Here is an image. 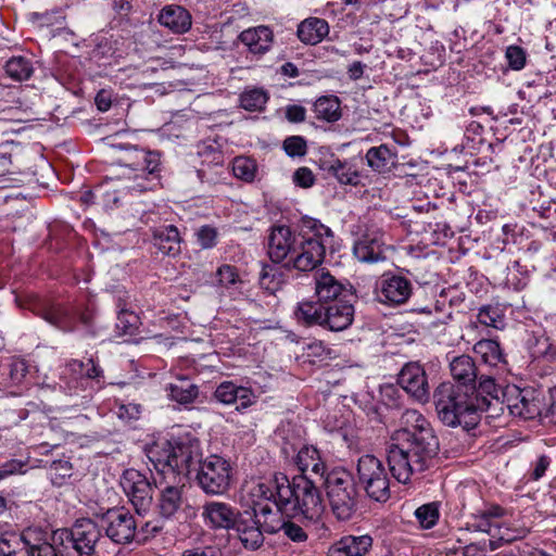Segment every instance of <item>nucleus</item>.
I'll return each instance as SVG.
<instances>
[{"label":"nucleus","mask_w":556,"mask_h":556,"mask_svg":"<svg viewBox=\"0 0 556 556\" xmlns=\"http://www.w3.org/2000/svg\"><path fill=\"white\" fill-rule=\"evenodd\" d=\"M402 428L392 437L387 460L392 476L407 483L415 473L433 466L439 453V440L430 422L416 409H407L401 416Z\"/></svg>","instance_id":"1"},{"label":"nucleus","mask_w":556,"mask_h":556,"mask_svg":"<svg viewBox=\"0 0 556 556\" xmlns=\"http://www.w3.org/2000/svg\"><path fill=\"white\" fill-rule=\"evenodd\" d=\"M277 509L288 516L317 519L324 511V503L316 480L306 475L295 476L292 481L286 476L276 477Z\"/></svg>","instance_id":"2"},{"label":"nucleus","mask_w":556,"mask_h":556,"mask_svg":"<svg viewBox=\"0 0 556 556\" xmlns=\"http://www.w3.org/2000/svg\"><path fill=\"white\" fill-rule=\"evenodd\" d=\"M464 386H455L451 382L441 383L434 391V404L440 420L448 426L473 425L476 414L486 412L485 400H475L469 390Z\"/></svg>","instance_id":"3"},{"label":"nucleus","mask_w":556,"mask_h":556,"mask_svg":"<svg viewBox=\"0 0 556 556\" xmlns=\"http://www.w3.org/2000/svg\"><path fill=\"white\" fill-rule=\"evenodd\" d=\"M150 454L155 469L164 479L169 476L174 481L180 476H188L193 469L197 470L202 460L200 442L195 439L166 441Z\"/></svg>","instance_id":"4"},{"label":"nucleus","mask_w":556,"mask_h":556,"mask_svg":"<svg viewBox=\"0 0 556 556\" xmlns=\"http://www.w3.org/2000/svg\"><path fill=\"white\" fill-rule=\"evenodd\" d=\"M331 229L314 218L302 220L301 231L288 265L302 271L313 270L321 264L326 249L332 243Z\"/></svg>","instance_id":"5"},{"label":"nucleus","mask_w":556,"mask_h":556,"mask_svg":"<svg viewBox=\"0 0 556 556\" xmlns=\"http://www.w3.org/2000/svg\"><path fill=\"white\" fill-rule=\"evenodd\" d=\"M323 485L332 514L338 520H350L357 509L358 492L353 476L344 469L329 471Z\"/></svg>","instance_id":"6"},{"label":"nucleus","mask_w":556,"mask_h":556,"mask_svg":"<svg viewBox=\"0 0 556 556\" xmlns=\"http://www.w3.org/2000/svg\"><path fill=\"white\" fill-rule=\"evenodd\" d=\"M100 525L91 519L77 520L71 529L56 530L60 544H65L70 556H92L101 542Z\"/></svg>","instance_id":"7"},{"label":"nucleus","mask_w":556,"mask_h":556,"mask_svg":"<svg viewBox=\"0 0 556 556\" xmlns=\"http://www.w3.org/2000/svg\"><path fill=\"white\" fill-rule=\"evenodd\" d=\"M357 480L367 496L380 503L391 496L390 480L382 462L374 455H363L357 462Z\"/></svg>","instance_id":"8"},{"label":"nucleus","mask_w":556,"mask_h":556,"mask_svg":"<svg viewBox=\"0 0 556 556\" xmlns=\"http://www.w3.org/2000/svg\"><path fill=\"white\" fill-rule=\"evenodd\" d=\"M197 482L208 495H223L230 488L232 468L228 460L210 455L197 468Z\"/></svg>","instance_id":"9"},{"label":"nucleus","mask_w":556,"mask_h":556,"mask_svg":"<svg viewBox=\"0 0 556 556\" xmlns=\"http://www.w3.org/2000/svg\"><path fill=\"white\" fill-rule=\"evenodd\" d=\"M100 527L114 543L127 544L135 539L137 522L125 508H112L100 517Z\"/></svg>","instance_id":"10"},{"label":"nucleus","mask_w":556,"mask_h":556,"mask_svg":"<svg viewBox=\"0 0 556 556\" xmlns=\"http://www.w3.org/2000/svg\"><path fill=\"white\" fill-rule=\"evenodd\" d=\"M119 483L138 514L146 513L151 507L153 488L144 475L136 469H127Z\"/></svg>","instance_id":"11"},{"label":"nucleus","mask_w":556,"mask_h":556,"mask_svg":"<svg viewBox=\"0 0 556 556\" xmlns=\"http://www.w3.org/2000/svg\"><path fill=\"white\" fill-rule=\"evenodd\" d=\"M399 384L418 402L429 400V384L425 369L419 363H407L399 374Z\"/></svg>","instance_id":"12"},{"label":"nucleus","mask_w":556,"mask_h":556,"mask_svg":"<svg viewBox=\"0 0 556 556\" xmlns=\"http://www.w3.org/2000/svg\"><path fill=\"white\" fill-rule=\"evenodd\" d=\"M410 294L412 283L402 276H383L377 283L378 299L386 304H403L409 299Z\"/></svg>","instance_id":"13"},{"label":"nucleus","mask_w":556,"mask_h":556,"mask_svg":"<svg viewBox=\"0 0 556 556\" xmlns=\"http://www.w3.org/2000/svg\"><path fill=\"white\" fill-rule=\"evenodd\" d=\"M299 233L295 235L287 226H275L268 238V255L274 263L288 258L291 261Z\"/></svg>","instance_id":"14"},{"label":"nucleus","mask_w":556,"mask_h":556,"mask_svg":"<svg viewBox=\"0 0 556 556\" xmlns=\"http://www.w3.org/2000/svg\"><path fill=\"white\" fill-rule=\"evenodd\" d=\"M323 328L330 331H343L354 319V306L345 300L325 304Z\"/></svg>","instance_id":"15"},{"label":"nucleus","mask_w":556,"mask_h":556,"mask_svg":"<svg viewBox=\"0 0 556 556\" xmlns=\"http://www.w3.org/2000/svg\"><path fill=\"white\" fill-rule=\"evenodd\" d=\"M256 516V513L244 511L235 525L240 542L252 551L261 547L264 542V526L261 527L260 520L255 519Z\"/></svg>","instance_id":"16"},{"label":"nucleus","mask_w":556,"mask_h":556,"mask_svg":"<svg viewBox=\"0 0 556 556\" xmlns=\"http://www.w3.org/2000/svg\"><path fill=\"white\" fill-rule=\"evenodd\" d=\"M214 397L226 405L238 403V410L245 409L256 402V395L251 389L237 386L232 381L222 382L216 388Z\"/></svg>","instance_id":"17"},{"label":"nucleus","mask_w":556,"mask_h":556,"mask_svg":"<svg viewBox=\"0 0 556 556\" xmlns=\"http://www.w3.org/2000/svg\"><path fill=\"white\" fill-rule=\"evenodd\" d=\"M314 281L315 294L318 301L324 304L342 300L340 296L349 292V289L329 271H316Z\"/></svg>","instance_id":"18"},{"label":"nucleus","mask_w":556,"mask_h":556,"mask_svg":"<svg viewBox=\"0 0 556 556\" xmlns=\"http://www.w3.org/2000/svg\"><path fill=\"white\" fill-rule=\"evenodd\" d=\"M319 168L328 176H333L339 184L356 186L359 174L352 164L331 155L319 160Z\"/></svg>","instance_id":"19"},{"label":"nucleus","mask_w":556,"mask_h":556,"mask_svg":"<svg viewBox=\"0 0 556 556\" xmlns=\"http://www.w3.org/2000/svg\"><path fill=\"white\" fill-rule=\"evenodd\" d=\"M157 22L174 34H185L192 25L189 11L180 5H165L157 15Z\"/></svg>","instance_id":"20"},{"label":"nucleus","mask_w":556,"mask_h":556,"mask_svg":"<svg viewBox=\"0 0 556 556\" xmlns=\"http://www.w3.org/2000/svg\"><path fill=\"white\" fill-rule=\"evenodd\" d=\"M239 39L248 48L250 53L263 55L271 48L274 34L267 26H257L241 31Z\"/></svg>","instance_id":"21"},{"label":"nucleus","mask_w":556,"mask_h":556,"mask_svg":"<svg viewBox=\"0 0 556 556\" xmlns=\"http://www.w3.org/2000/svg\"><path fill=\"white\" fill-rule=\"evenodd\" d=\"M372 545V538L364 535H346L332 544L329 548V556H364Z\"/></svg>","instance_id":"22"},{"label":"nucleus","mask_w":556,"mask_h":556,"mask_svg":"<svg viewBox=\"0 0 556 556\" xmlns=\"http://www.w3.org/2000/svg\"><path fill=\"white\" fill-rule=\"evenodd\" d=\"M295 463L302 475L312 479L318 478L323 482L328 473L319 452L314 446H303L296 455Z\"/></svg>","instance_id":"23"},{"label":"nucleus","mask_w":556,"mask_h":556,"mask_svg":"<svg viewBox=\"0 0 556 556\" xmlns=\"http://www.w3.org/2000/svg\"><path fill=\"white\" fill-rule=\"evenodd\" d=\"M137 169H140L143 174L151 176L152 178L146 177L142 181L128 187L130 190L142 192L152 189V180L155 178V174L160 167V154L153 151H140L137 154Z\"/></svg>","instance_id":"24"},{"label":"nucleus","mask_w":556,"mask_h":556,"mask_svg":"<svg viewBox=\"0 0 556 556\" xmlns=\"http://www.w3.org/2000/svg\"><path fill=\"white\" fill-rule=\"evenodd\" d=\"M451 375L458 382L457 386L475 388L478 378V368L469 355L455 356L450 363Z\"/></svg>","instance_id":"25"},{"label":"nucleus","mask_w":556,"mask_h":556,"mask_svg":"<svg viewBox=\"0 0 556 556\" xmlns=\"http://www.w3.org/2000/svg\"><path fill=\"white\" fill-rule=\"evenodd\" d=\"M40 316L63 331H73L75 329L76 313L73 307L53 304L42 308Z\"/></svg>","instance_id":"26"},{"label":"nucleus","mask_w":556,"mask_h":556,"mask_svg":"<svg viewBox=\"0 0 556 556\" xmlns=\"http://www.w3.org/2000/svg\"><path fill=\"white\" fill-rule=\"evenodd\" d=\"M203 516L214 528L228 529L236 525V513L232 507L222 502H208L203 507Z\"/></svg>","instance_id":"27"},{"label":"nucleus","mask_w":556,"mask_h":556,"mask_svg":"<svg viewBox=\"0 0 556 556\" xmlns=\"http://www.w3.org/2000/svg\"><path fill=\"white\" fill-rule=\"evenodd\" d=\"M180 242L179 231L174 225L153 230V244L164 255H177L180 252Z\"/></svg>","instance_id":"28"},{"label":"nucleus","mask_w":556,"mask_h":556,"mask_svg":"<svg viewBox=\"0 0 556 556\" xmlns=\"http://www.w3.org/2000/svg\"><path fill=\"white\" fill-rule=\"evenodd\" d=\"M157 500V508L160 514L165 517H172L182 505V489L178 485L166 484L162 486Z\"/></svg>","instance_id":"29"},{"label":"nucleus","mask_w":556,"mask_h":556,"mask_svg":"<svg viewBox=\"0 0 556 556\" xmlns=\"http://www.w3.org/2000/svg\"><path fill=\"white\" fill-rule=\"evenodd\" d=\"M328 33V23L325 20L317 17L307 18L298 27L299 39L307 45H316L320 42Z\"/></svg>","instance_id":"30"},{"label":"nucleus","mask_w":556,"mask_h":556,"mask_svg":"<svg viewBox=\"0 0 556 556\" xmlns=\"http://www.w3.org/2000/svg\"><path fill=\"white\" fill-rule=\"evenodd\" d=\"M470 395L475 400H485L488 404V410L492 406L501 404V397L505 396V392L498 387L492 377L481 376L479 378L478 387L475 386L473 390H469Z\"/></svg>","instance_id":"31"},{"label":"nucleus","mask_w":556,"mask_h":556,"mask_svg":"<svg viewBox=\"0 0 556 556\" xmlns=\"http://www.w3.org/2000/svg\"><path fill=\"white\" fill-rule=\"evenodd\" d=\"M355 257L363 263H376L383 260L382 244L377 238L363 236L353 248Z\"/></svg>","instance_id":"32"},{"label":"nucleus","mask_w":556,"mask_h":556,"mask_svg":"<svg viewBox=\"0 0 556 556\" xmlns=\"http://www.w3.org/2000/svg\"><path fill=\"white\" fill-rule=\"evenodd\" d=\"M516 396L507 400V406L511 414L518 415L526 419L533 418L539 413V405L533 399H529L525 391L513 388Z\"/></svg>","instance_id":"33"},{"label":"nucleus","mask_w":556,"mask_h":556,"mask_svg":"<svg viewBox=\"0 0 556 556\" xmlns=\"http://www.w3.org/2000/svg\"><path fill=\"white\" fill-rule=\"evenodd\" d=\"M503 514L504 510L500 506H491L472 515V521L469 525L477 531L492 533L493 529L498 528L497 519Z\"/></svg>","instance_id":"34"},{"label":"nucleus","mask_w":556,"mask_h":556,"mask_svg":"<svg viewBox=\"0 0 556 556\" xmlns=\"http://www.w3.org/2000/svg\"><path fill=\"white\" fill-rule=\"evenodd\" d=\"M395 155L386 146L370 148L366 153V161L370 168L378 173H386L393 165Z\"/></svg>","instance_id":"35"},{"label":"nucleus","mask_w":556,"mask_h":556,"mask_svg":"<svg viewBox=\"0 0 556 556\" xmlns=\"http://www.w3.org/2000/svg\"><path fill=\"white\" fill-rule=\"evenodd\" d=\"M325 304L321 302H301L299 303L295 316L299 321H302L306 326L317 325L323 327Z\"/></svg>","instance_id":"36"},{"label":"nucleus","mask_w":556,"mask_h":556,"mask_svg":"<svg viewBox=\"0 0 556 556\" xmlns=\"http://www.w3.org/2000/svg\"><path fill=\"white\" fill-rule=\"evenodd\" d=\"M314 113L319 119L336 122L341 117L340 103L337 98L320 97L314 103Z\"/></svg>","instance_id":"37"},{"label":"nucleus","mask_w":556,"mask_h":556,"mask_svg":"<svg viewBox=\"0 0 556 556\" xmlns=\"http://www.w3.org/2000/svg\"><path fill=\"white\" fill-rule=\"evenodd\" d=\"M169 396L180 404L192 403L199 395L198 386L191 383L186 378L180 379L179 384H169Z\"/></svg>","instance_id":"38"},{"label":"nucleus","mask_w":556,"mask_h":556,"mask_svg":"<svg viewBox=\"0 0 556 556\" xmlns=\"http://www.w3.org/2000/svg\"><path fill=\"white\" fill-rule=\"evenodd\" d=\"M21 541L27 556H36L41 547L51 544V542L46 541L43 532L37 528L25 529L21 534Z\"/></svg>","instance_id":"39"},{"label":"nucleus","mask_w":556,"mask_h":556,"mask_svg":"<svg viewBox=\"0 0 556 556\" xmlns=\"http://www.w3.org/2000/svg\"><path fill=\"white\" fill-rule=\"evenodd\" d=\"M5 73L12 79L22 81L28 79L33 74V66L29 60L23 56H14L5 63Z\"/></svg>","instance_id":"40"},{"label":"nucleus","mask_w":556,"mask_h":556,"mask_svg":"<svg viewBox=\"0 0 556 556\" xmlns=\"http://www.w3.org/2000/svg\"><path fill=\"white\" fill-rule=\"evenodd\" d=\"M503 541H510L501 536L497 540L489 539L479 542L470 543L464 547V556H490L491 553L496 551Z\"/></svg>","instance_id":"41"},{"label":"nucleus","mask_w":556,"mask_h":556,"mask_svg":"<svg viewBox=\"0 0 556 556\" xmlns=\"http://www.w3.org/2000/svg\"><path fill=\"white\" fill-rule=\"evenodd\" d=\"M473 351L481 355L485 363L495 365L502 361V351L500 344L495 340H480L475 344Z\"/></svg>","instance_id":"42"},{"label":"nucleus","mask_w":556,"mask_h":556,"mask_svg":"<svg viewBox=\"0 0 556 556\" xmlns=\"http://www.w3.org/2000/svg\"><path fill=\"white\" fill-rule=\"evenodd\" d=\"M268 100L267 93L258 88L244 91L240 96V104L247 111H261Z\"/></svg>","instance_id":"43"},{"label":"nucleus","mask_w":556,"mask_h":556,"mask_svg":"<svg viewBox=\"0 0 556 556\" xmlns=\"http://www.w3.org/2000/svg\"><path fill=\"white\" fill-rule=\"evenodd\" d=\"M264 530H265V532H268V533H275L277 531H282L287 538H289L291 541L298 542V543H301V542H304L307 540V534L303 530V528L292 521H283L279 528H275L273 526L265 523Z\"/></svg>","instance_id":"44"},{"label":"nucleus","mask_w":556,"mask_h":556,"mask_svg":"<svg viewBox=\"0 0 556 556\" xmlns=\"http://www.w3.org/2000/svg\"><path fill=\"white\" fill-rule=\"evenodd\" d=\"M478 320L486 327L504 328V316L497 306L485 305L479 309Z\"/></svg>","instance_id":"45"},{"label":"nucleus","mask_w":556,"mask_h":556,"mask_svg":"<svg viewBox=\"0 0 556 556\" xmlns=\"http://www.w3.org/2000/svg\"><path fill=\"white\" fill-rule=\"evenodd\" d=\"M232 172L237 178L252 181L256 173V164L249 157L239 156L233 160Z\"/></svg>","instance_id":"46"},{"label":"nucleus","mask_w":556,"mask_h":556,"mask_svg":"<svg viewBox=\"0 0 556 556\" xmlns=\"http://www.w3.org/2000/svg\"><path fill=\"white\" fill-rule=\"evenodd\" d=\"M415 517L422 528H432L439 519L438 505L435 503L421 505L415 510Z\"/></svg>","instance_id":"47"},{"label":"nucleus","mask_w":556,"mask_h":556,"mask_svg":"<svg viewBox=\"0 0 556 556\" xmlns=\"http://www.w3.org/2000/svg\"><path fill=\"white\" fill-rule=\"evenodd\" d=\"M283 149L289 156H303L306 154L307 147L305 140L300 136L288 137L283 141Z\"/></svg>","instance_id":"48"},{"label":"nucleus","mask_w":556,"mask_h":556,"mask_svg":"<svg viewBox=\"0 0 556 556\" xmlns=\"http://www.w3.org/2000/svg\"><path fill=\"white\" fill-rule=\"evenodd\" d=\"M36 556H70V551L65 549V544L63 542L60 544L58 532L54 531L52 534L51 544L41 547Z\"/></svg>","instance_id":"49"},{"label":"nucleus","mask_w":556,"mask_h":556,"mask_svg":"<svg viewBox=\"0 0 556 556\" xmlns=\"http://www.w3.org/2000/svg\"><path fill=\"white\" fill-rule=\"evenodd\" d=\"M137 321L138 317L135 313L122 308L117 315L116 327L123 333H132L134 329L136 328Z\"/></svg>","instance_id":"50"},{"label":"nucleus","mask_w":556,"mask_h":556,"mask_svg":"<svg viewBox=\"0 0 556 556\" xmlns=\"http://www.w3.org/2000/svg\"><path fill=\"white\" fill-rule=\"evenodd\" d=\"M506 59L508 61L509 66L519 71L525 66L526 63V54L520 47L509 46L506 50Z\"/></svg>","instance_id":"51"},{"label":"nucleus","mask_w":556,"mask_h":556,"mask_svg":"<svg viewBox=\"0 0 556 556\" xmlns=\"http://www.w3.org/2000/svg\"><path fill=\"white\" fill-rule=\"evenodd\" d=\"M197 238L203 249H211L216 244L217 231L211 226H202L197 231Z\"/></svg>","instance_id":"52"},{"label":"nucleus","mask_w":556,"mask_h":556,"mask_svg":"<svg viewBox=\"0 0 556 556\" xmlns=\"http://www.w3.org/2000/svg\"><path fill=\"white\" fill-rule=\"evenodd\" d=\"M218 283L222 287L228 288L238 281V274L235 267L230 265H223L217 269Z\"/></svg>","instance_id":"53"},{"label":"nucleus","mask_w":556,"mask_h":556,"mask_svg":"<svg viewBox=\"0 0 556 556\" xmlns=\"http://www.w3.org/2000/svg\"><path fill=\"white\" fill-rule=\"evenodd\" d=\"M250 493L251 496L255 498L254 502L262 498L275 501L276 497V490L273 491L271 488L264 482L254 483L250 489Z\"/></svg>","instance_id":"54"},{"label":"nucleus","mask_w":556,"mask_h":556,"mask_svg":"<svg viewBox=\"0 0 556 556\" xmlns=\"http://www.w3.org/2000/svg\"><path fill=\"white\" fill-rule=\"evenodd\" d=\"M293 181L299 187L309 188L314 185L315 177L309 168L300 167L293 174Z\"/></svg>","instance_id":"55"},{"label":"nucleus","mask_w":556,"mask_h":556,"mask_svg":"<svg viewBox=\"0 0 556 556\" xmlns=\"http://www.w3.org/2000/svg\"><path fill=\"white\" fill-rule=\"evenodd\" d=\"M26 464L18 459H11L0 466V480L15 475L25 472L24 467Z\"/></svg>","instance_id":"56"},{"label":"nucleus","mask_w":556,"mask_h":556,"mask_svg":"<svg viewBox=\"0 0 556 556\" xmlns=\"http://www.w3.org/2000/svg\"><path fill=\"white\" fill-rule=\"evenodd\" d=\"M549 465V457L545 455L540 456L532 465V469L529 473L530 479L533 481H538L539 479H541L545 475V471L547 470Z\"/></svg>","instance_id":"57"},{"label":"nucleus","mask_w":556,"mask_h":556,"mask_svg":"<svg viewBox=\"0 0 556 556\" xmlns=\"http://www.w3.org/2000/svg\"><path fill=\"white\" fill-rule=\"evenodd\" d=\"M141 413V405L136 403L122 404L118 407L117 416L122 419H138Z\"/></svg>","instance_id":"58"},{"label":"nucleus","mask_w":556,"mask_h":556,"mask_svg":"<svg viewBox=\"0 0 556 556\" xmlns=\"http://www.w3.org/2000/svg\"><path fill=\"white\" fill-rule=\"evenodd\" d=\"M306 110L301 105H289L286 109V117L291 123H301L305 119Z\"/></svg>","instance_id":"59"},{"label":"nucleus","mask_w":556,"mask_h":556,"mask_svg":"<svg viewBox=\"0 0 556 556\" xmlns=\"http://www.w3.org/2000/svg\"><path fill=\"white\" fill-rule=\"evenodd\" d=\"M306 351L307 356L309 357L324 358L326 355L329 354L328 350L320 341H315L307 344Z\"/></svg>","instance_id":"60"},{"label":"nucleus","mask_w":556,"mask_h":556,"mask_svg":"<svg viewBox=\"0 0 556 556\" xmlns=\"http://www.w3.org/2000/svg\"><path fill=\"white\" fill-rule=\"evenodd\" d=\"M98 110L105 112L111 108L112 99L110 92L100 90L94 99Z\"/></svg>","instance_id":"61"},{"label":"nucleus","mask_w":556,"mask_h":556,"mask_svg":"<svg viewBox=\"0 0 556 556\" xmlns=\"http://www.w3.org/2000/svg\"><path fill=\"white\" fill-rule=\"evenodd\" d=\"M73 366H78L79 368L86 367L85 375L88 378H98L101 375V369L92 362V359H88L87 364L81 362H74Z\"/></svg>","instance_id":"62"},{"label":"nucleus","mask_w":556,"mask_h":556,"mask_svg":"<svg viewBox=\"0 0 556 556\" xmlns=\"http://www.w3.org/2000/svg\"><path fill=\"white\" fill-rule=\"evenodd\" d=\"M27 371V366L24 361H16L12 364L11 376L15 380H21Z\"/></svg>","instance_id":"63"},{"label":"nucleus","mask_w":556,"mask_h":556,"mask_svg":"<svg viewBox=\"0 0 556 556\" xmlns=\"http://www.w3.org/2000/svg\"><path fill=\"white\" fill-rule=\"evenodd\" d=\"M193 556H220V553L218 549L207 546L204 548H193L189 549Z\"/></svg>","instance_id":"64"}]
</instances>
